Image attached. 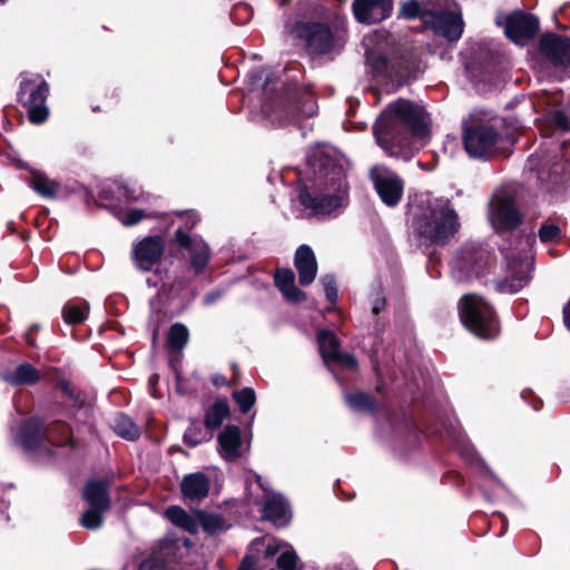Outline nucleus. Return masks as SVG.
I'll return each mask as SVG.
<instances>
[{
  "instance_id": "nucleus-63",
  "label": "nucleus",
  "mask_w": 570,
  "mask_h": 570,
  "mask_svg": "<svg viewBox=\"0 0 570 570\" xmlns=\"http://www.w3.org/2000/svg\"><path fill=\"white\" fill-rule=\"evenodd\" d=\"M147 283H148L149 285L157 286V283H153V281H151L150 278H148V279H147Z\"/></svg>"
},
{
  "instance_id": "nucleus-49",
  "label": "nucleus",
  "mask_w": 570,
  "mask_h": 570,
  "mask_svg": "<svg viewBox=\"0 0 570 570\" xmlns=\"http://www.w3.org/2000/svg\"><path fill=\"white\" fill-rule=\"evenodd\" d=\"M370 301L371 309L374 315H377L386 306V297L380 286L372 291Z\"/></svg>"
},
{
  "instance_id": "nucleus-15",
  "label": "nucleus",
  "mask_w": 570,
  "mask_h": 570,
  "mask_svg": "<svg viewBox=\"0 0 570 570\" xmlns=\"http://www.w3.org/2000/svg\"><path fill=\"white\" fill-rule=\"evenodd\" d=\"M367 46L366 59L372 67L373 76L380 82V79L385 81L383 91L390 92L389 80L391 77V63L389 57L384 53V50L390 47L389 32L386 31H374L367 38H365Z\"/></svg>"
},
{
  "instance_id": "nucleus-18",
  "label": "nucleus",
  "mask_w": 570,
  "mask_h": 570,
  "mask_svg": "<svg viewBox=\"0 0 570 570\" xmlns=\"http://www.w3.org/2000/svg\"><path fill=\"white\" fill-rule=\"evenodd\" d=\"M175 242L188 253L190 269L197 275L203 273L212 255L208 244L202 237L184 232L183 226L175 230Z\"/></svg>"
},
{
  "instance_id": "nucleus-46",
  "label": "nucleus",
  "mask_w": 570,
  "mask_h": 570,
  "mask_svg": "<svg viewBox=\"0 0 570 570\" xmlns=\"http://www.w3.org/2000/svg\"><path fill=\"white\" fill-rule=\"evenodd\" d=\"M210 438L212 436H206V434L203 433L202 429L198 426H190L184 433V441L190 446H197L203 442L208 441Z\"/></svg>"
},
{
  "instance_id": "nucleus-29",
  "label": "nucleus",
  "mask_w": 570,
  "mask_h": 570,
  "mask_svg": "<svg viewBox=\"0 0 570 570\" xmlns=\"http://www.w3.org/2000/svg\"><path fill=\"white\" fill-rule=\"evenodd\" d=\"M40 377V372L28 362L2 374V380L11 386L33 385L39 382Z\"/></svg>"
},
{
  "instance_id": "nucleus-48",
  "label": "nucleus",
  "mask_w": 570,
  "mask_h": 570,
  "mask_svg": "<svg viewBox=\"0 0 570 570\" xmlns=\"http://www.w3.org/2000/svg\"><path fill=\"white\" fill-rule=\"evenodd\" d=\"M320 281L324 288L326 298L331 303H335L337 299V286H336L335 277L331 274H326V275H323Z\"/></svg>"
},
{
  "instance_id": "nucleus-52",
  "label": "nucleus",
  "mask_w": 570,
  "mask_h": 570,
  "mask_svg": "<svg viewBox=\"0 0 570 570\" xmlns=\"http://www.w3.org/2000/svg\"><path fill=\"white\" fill-rule=\"evenodd\" d=\"M346 368H354L357 365L356 358L351 354H342L340 351L330 361Z\"/></svg>"
},
{
  "instance_id": "nucleus-16",
  "label": "nucleus",
  "mask_w": 570,
  "mask_h": 570,
  "mask_svg": "<svg viewBox=\"0 0 570 570\" xmlns=\"http://www.w3.org/2000/svg\"><path fill=\"white\" fill-rule=\"evenodd\" d=\"M254 478L263 491V498L258 500L256 497L248 495V502L261 505L264 520L272 522L277 528L285 527L291 519L288 503L279 493H274L268 489L261 475L255 474Z\"/></svg>"
},
{
  "instance_id": "nucleus-9",
  "label": "nucleus",
  "mask_w": 570,
  "mask_h": 570,
  "mask_svg": "<svg viewBox=\"0 0 570 570\" xmlns=\"http://www.w3.org/2000/svg\"><path fill=\"white\" fill-rule=\"evenodd\" d=\"M459 315L463 326L482 340L498 336L500 327L493 307L481 296L464 295L459 303Z\"/></svg>"
},
{
  "instance_id": "nucleus-19",
  "label": "nucleus",
  "mask_w": 570,
  "mask_h": 570,
  "mask_svg": "<svg viewBox=\"0 0 570 570\" xmlns=\"http://www.w3.org/2000/svg\"><path fill=\"white\" fill-rule=\"evenodd\" d=\"M541 55L560 72L570 68V38L557 33H544L539 43Z\"/></svg>"
},
{
  "instance_id": "nucleus-7",
  "label": "nucleus",
  "mask_w": 570,
  "mask_h": 570,
  "mask_svg": "<svg viewBox=\"0 0 570 570\" xmlns=\"http://www.w3.org/2000/svg\"><path fill=\"white\" fill-rule=\"evenodd\" d=\"M271 80L264 85L262 114L273 126L301 124L303 118L313 117L317 105L307 91H298L288 87L284 92L272 94Z\"/></svg>"
},
{
  "instance_id": "nucleus-5",
  "label": "nucleus",
  "mask_w": 570,
  "mask_h": 570,
  "mask_svg": "<svg viewBox=\"0 0 570 570\" xmlns=\"http://www.w3.org/2000/svg\"><path fill=\"white\" fill-rule=\"evenodd\" d=\"M292 35L298 39L312 57H334L344 48L347 39L346 20L334 13L327 22L298 21L292 28Z\"/></svg>"
},
{
  "instance_id": "nucleus-26",
  "label": "nucleus",
  "mask_w": 570,
  "mask_h": 570,
  "mask_svg": "<svg viewBox=\"0 0 570 570\" xmlns=\"http://www.w3.org/2000/svg\"><path fill=\"white\" fill-rule=\"evenodd\" d=\"M276 556H278L277 567L281 570H301L298 558L293 547L274 539L266 547L265 558H274Z\"/></svg>"
},
{
  "instance_id": "nucleus-42",
  "label": "nucleus",
  "mask_w": 570,
  "mask_h": 570,
  "mask_svg": "<svg viewBox=\"0 0 570 570\" xmlns=\"http://www.w3.org/2000/svg\"><path fill=\"white\" fill-rule=\"evenodd\" d=\"M199 215L195 210L179 212L175 214L171 220L173 225L177 226L176 230L183 226V230L190 234V230L198 224Z\"/></svg>"
},
{
  "instance_id": "nucleus-34",
  "label": "nucleus",
  "mask_w": 570,
  "mask_h": 570,
  "mask_svg": "<svg viewBox=\"0 0 570 570\" xmlns=\"http://www.w3.org/2000/svg\"><path fill=\"white\" fill-rule=\"evenodd\" d=\"M89 312V304L85 301H70L62 308V317L67 324L75 325L82 323Z\"/></svg>"
},
{
  "instance_id": "nucleus-6",
  "label": "nucleus",
  "mask_w": 570,
  "mask_h": 570,
  "mask_svg": "<svg viewBox=\"0 0 570 570\" xmlns=\"http://www.w3.org/2000/svg\"><path fill=\"white\" fill-rule=\"evenodd\" d=\"M430 134V119L423 106L399 98L394 100V157L409 160Z\"/></svg>"
},
{
  "instance_id": "nucleus-61",
  "label": "nucleus",
  "mask_w": 570,
  "mask_h": 570,
  "mask_svg": "<svg viewBox=\"0 0 570 570\" xmlns=\"http://www.w3.org/2000/svg\"><path fill=\"white\" fill-rule=\"evenodd\" d=\"M414 432H415V433H421L422 435H424V436H426V438L432 433V432H431V431H429V430H424V431H422L420 428H415Z\"/></svg>"
},
{
  "instance_id": "nucleus-62",
  "label": "nucleus",
  "mask_w": 570,
  "mask_h": 570,
  "mask_svg": "<svg viewBox=\"0 0 570 570\" xmlns=\"http://www.w3.org/2000/svg\"><path fill=\"white\" fill-rule=\"evenodd\" d=\"M39 328L40 326L38 324H33L28 332L33 334L35 332L39 331Z\"/></svg>"
},
{
  "instance_id": "nucleus-33",
  "label": "nucleus",
  "mask_w": 570,
  "mask_h": 570,
  "mask_svg": "<svg viewBox=\"0 0 570 570\" xmlns=\"http://www.w3.org/2000/svg\"><path fill=\"white\" fill-rule=\"evenodd\" d=\"M165 515L173 524L189 533H196L198 530V522L178 505L167 508Z\"/></svg>"
},
{
  "instance_id": "nucleus-31",
  "label": "nucleus",
  "mask_w": 570,
  "mask_h": 570,
  "mask_svg": "<svg viewBox=\"0 0 570 570\" xmlns=\"http://www.w3.org/2000/svg\"><path fill=\"white\" fill-rule=\"evenodd\" d=\"M83 499L90 507L109 509L110 498L108 494V482L105 480H90L82 491Z\"/></svg>"
},
{
  "instance_id": "nucleus-38",
  "label": "nucleus",
  "mask_w": 570,
  "mask_h": 570,
  "mask_svg": "<svg viewBox=\"0 0 570 570\" xmlns=\"http://www.w3.org/2000/svg\"><path fill=\"white\" fill-rule=\"evenodd\" d=\"M115 216L124 226H135L142 222L144 219L151 218L155 215L153 212L146 209L129 208L116 210Z\"/></svg>"
},
{
  "instance_id": "nucleus-35",
  "label": "nucleus",
  "mask_w": 570,
  "mask_h": 570,
  "mask_svg": "<svg viewBox=\"0 0 570 570\" xmlns=\"http://www.w3.org/2000/svg\"><path fill=\"white\" fill-rule=\"evenodd\" d=\"M317 343L320 354L325 363H330L334 355L340 351V342L330 331H321L317 334Z\"/></svg>"
},
{
  "instance_id": "nucleus-47",
  "label": "nucleus",
  "mask_w": 570,
  "mask_h": 570,
  "mask_svg": "<svg viewBox=\"0 0 570 570\" xmlns=\"http://www.w3.org/2000/svg\"><path fill=\"white\" fill-rule=\"evenodd\" d=\"M561 229L554 224H543L539 229V238L542 243H553L559 240Z\"/></svg>"
},
{
  "instance_id": "nucleus-37",
  "label": "nucleus",
  "mask_w": 570,
  "mask_h": 570,
  "mask_svg": "<svg viewBox=\"0 0 570 570\" xmlns=\"http://www.w3.org/2000/svg\"><path fill=\"white\" fill-rule=\"evenodd\" d=\"M229 414L226 401H216L205 414V425L210 430L218 429Z\"/></svg>"
},
{
  "instance_id": "nucleus-53",
  "label": "nucleus",
  "mask_w": 570,
  "mask_h": 570,
  "mask_svg": "<svg viewBox=\"0 0 570 570\" xmlns=\"http://www.w3.org/2000/svg\"><path fill=\"white\" fill-rule=\"evenodd\" d=\"M552 120L562 131H566L570 128V121L568 117L561 111L554 112L552 115Z\"/></svg>"
},
{
  "instance_id": "nucleus-27",
  "label": "nucleus",
  "mask_w": 570,
  "mask_h": 570,
  "mask_svg": "<svg viewBox=\"0 0 570 570\" xmlns=\"http://www.w3.org/2000/svg\"><path fill=\"white\" fill-rule=\"evenodd\" d=\"M373 135L376 144L387 156L392 155V104H387L377 117Z\"/></svg>"
},
{
  "instance_id": "nucleus-22",
  "label": "nucleus",
  "mask_w": 570,
  "mask_h": 570,
  "mask_svg": "<svg viewBox=\"0 0 570 570\" xmlns=\"http://www.w3.org/2000/svg\"><path fill=\"white\" fill-rule=\"evenodd\" d=\"M218 452L228 462H234L243 455V442L240 429L236 425H227L218 434Z\"/></svg>"
},
{
  "instance_id": "nucleus-30",
  "label": "nucleus",
  "mask_w": 570,
  "mask_h": 570,
  "mask_svg": "<svg viewBox=\"0 0 570 570\" xmlns=\"http://www.w3.org/2000/svg\"><path fill=\"white\" fill-rule=\"evenodd\" d=\"M275 284L284 297L292 303H301L306 298L305 293L295 285V275L292 269H279L275 274Z\"/></svg>"
},
{
  "instance_id": "nucleus-14",
  "label": "nucleus",
  "mask_w": 570,
  "mask_h": 570,
  "mask_svg": "<svg viewBox=\"0 0 570 570\" xmlns=\"http://www.w3.org/2000/svg\"><path fill=\"white\" fill-rule=\"evenodd\" d=\"M489 220L497 232L515 229L522 222V215L507 189H498L489 204Z\"/></svg>"
},
{
  "instance_id": "nucleus-50",
  "label": "nucleus",
  "mask_w": 570,
  "mask_h": 570,
  "mask_svg": "<svg viewBox=\"0 0 570 570\" xmlns=\"http://www.w3.org/2000/svg\"><path fill=\"white\" fill-rule=\"evenodd\" d=\"M461 451L462 455L469 463L480 465V468L484 470L485 473L491 474L490 470L488 469V466H485L484 462L479 458L474 449H472L469 445H463Z\"/></svg>"
},
{
  "instance_id": "nucleus-21",
  "label": "nucleus",
  "mask_w": 570,
  "mask_h": 570,
  "mask_svg": "<svg viewBox=\"0 0 570 570\" xmlns=\"http://www.w3.org/2000/svg\"><path fill=\"white\" fill-rule=\"evenodd\" d=\"M391 0H354L352 11L357 22L374 24L390 17Z\"/></svg>"
},
{
  "instance_id": "nucleus-20",
  "label": "nucleus",
  "mask_w": 570,
  "mask_h": 570,
  "mask_svg": "<svg viewBox=\"0 0 570 570\" xmlns=\"http://www.w3.org/2000/svg\"><path fill=\"white\" fill-rule=\"evenodd\" d=\"M164 252L165 240L161 236H146L134 243L131 259L139 271L149 272L159 263Z\"/></svg>"
},
{
  "instance_id": "nucleus-8",
  "label": "nucleus",
  "mask_w": 570,
  "mask_h": 570,
  "mask_svg": "<svg viewBox=\"0 0 570 570\" xmlns=\"http://www.w3.org/2000/svg\"><path fill=\"white\" fill-rule=\"evenodd\" d=\"M344 401L351 411L373 415L376 422L375 435L380 440H383L392 430V409L387 384L379 382L373 399L365 392L356 391L344 393Z\"/></svg>"
},
{
  "instance_id": "nucleus-39",
  "label": "nucleus",
  "mask_w": 570,
  "mask_h": 570,
  "mask_svg": "<svg viewBox=\"0 0 570 570\" xmlns=\"http://www.w3.org/2000/svg\"><path fill=\"white\" fill-rule=\"evenodd\" d=\"M189 338V332L186 325L181 323H175L171 325L167 336V344L173 351L183 350Z\"/></svg>"
},
{
  "instance_id": "nucleus-40",
  "label": "nucleus",
  "mask_w": 570,
  "mask_h": 570,
  "mask_svg": "<svg viewBox=\"0 0 570 570\" xmlns=\"http://www.w3.org/2000/svg\"><path fill=\"white\" fill-rule=\"evenodd\" d=\"M199 523L208 534H218L228 529L226 520L216 513H200Z\"/></svg>"
},
{
  "instance_id": "nucleus-1",
  "label": "nucleus",
  "mask_w": 570,
  "mask_h": 570,
  "mask_svg": "<svg viewBox=\"0 0 570 570\" xmlns=\"http://www.w3.org/2000/svg\"><path fill=\"white\" fill-rule=\"evenodd\" d=\"M308 183L297 187L301 206L314 216L341 215L350 203L342 159L330 146L316 145L306 155Z\"/></svg>"
},
{
  "instance_id": "nucleus-4",
  "label": "nucleus",
  "mask_w": 570,
  "mask_h": 570,
  "mask_svg": "<svg viewBox=\"0 0 570 570\" xmlns=\"http://www.w3.org/2000/svg\"><path fill=\"white\" fill-rule=\"evenodd\" d=\"M404 19L419 18L434 33L456 41L463 33V20L455 0H409L400 8Z\"/></svg>"
},
{
  "instance_id": "nucleus-28",
  "label": "nucleus",
  "mask_w": 570,
  "mask_h": 570,
  "mask_svg": "<svg viewBox=\"0 0 570 570\" xmlns=\"http://www.w3.org/2000/svg\"><path fill=\"white\" fill-rule=\"evenodd\" d=\"M370 178L373 183L374 189L382 199V202L391 207L392 206V170L387 166L375 165L371 168Z\"/></svg>"
},
{
  "instance_id": "nucleus-44",
  "label": "nucleus",
  "mask_w": 570,
  "mask_h": 570,
  "mask_svg": "<svg viewBox=\"0 0 570 570\" xmlns=\"http://www.w3.org/2000/svg\"><path fill=\"white\" fill-rule=\"evenodd\" d=\"M119 196L124 197L128 203H140L147 198L138 185L127 181L119 187Z\"/></svg>"
},
{
  "instance_id": "nucleus-55",
  "label": "nucleus",
  "mask_w": 570,
  "mask_h": 570,
  "mask_svg": "<svg viewBox=\"0 0 570 570\" xmlns=\"http://www.w3.org/2000/svg\"><path fill=\"white\" fill-rule=\"evenodd\" d=\"M394 205L401 199L402 197V194H403V184H402V180L394 176Z\"/></svg>"
},
{
  "instance_id": "nucleus-23",
  "label": "nucleus",
  "mask_w": 570,
  "mask_h": 570,
  "mask_svg": "<svg viewBox=\"0 0 570 570\" xmlns=\"http://www.w3.org/2000/svg\"><path fill=\"white\" fill-rule=\"evenodd\" d=\"M295 268L298 273L299 284L307 286L316 277L317 262L313 249L308 245H301L295 253Z\"/></svg>"
},
{
  "instance_id": "nucleus-64",
  "label": "nucleus",
  "mask_w": 570,
  "mask_h": 570,
  "mask_svg": "<svg viewBox=\"0 0 570 570\" xmlns=\"http://www.w3.org/2000/svg\"><path fill=\"white\" fill-rule=\"evenodd\" d=\"M4 2H6V0H0V4H2V3H4Z\"/></svg>"
},
{
  "instance_id": "nucleus-24",
  "label": "nucleus",
  "mask_w": 570,
  "mask_h": 570,
  "mask_svg": "<svg viewBox=\"0 0 570 570\" xmlns=\"http://www.w3.org/2000/svg\"><path fill=\"white\" fill-rule=\"evenodd\" d=\"M210 489L209 478L203 472L185 475L180 482L184 498L190 502H199L208 495Z\"/></svg>"
},
{
  "instance_id": "nucleus-36",
  "label": "nucleus",
  "mask_w": 570,
  "mask_h": 570,
  "mask_svg": "<svg viewBox=\"0 0 570 570\" xmlns=\"http://www.w3.org/2000/svg\"><path fill=\"white\" fill-rule=\"evenodd\" d=\"M112 429L119 436L135 441L140 435V430L136 423L125 414H117L114 419Z\"/></svg>"
},
{
  "instance_id": "nucleus-54",
  "label": "nucleus",
  "mask_w": 570,
  "mask_h": 570,
  "mask_svg": "<svg viewBox=\"0 0 570 570\" xmlns=\"http://www.w3.org/2000/svg\"><path fill=\"white\" fill-rule=\"evenodd\" d=\"M184 286H185V282H183V281H179L176 284L163 283L161 289L164 292L168 291L169 294L173 295V297H175V296L179 295V291L183 289Z\"/></svg>"
},
{
  "instance_id": "nucleus-10",
  "label": "nucleus",
  "mask_w": 570,
  "mask_h": 570,
  "mask_svg": "<svg viewBox=\"0 0 570 570\" xmlns=\"http://www.w3.org/2000/svg\"><path fill=\"white\" fill-rule=\"evenodd\" d=\"M49 95V85L40 75L21 76L17 91L18 101L27 108L29 120L32 124H42L49 116L46 105Z\"/></svg>"
},
{
  "instance_id": "nucleus-2",
  "label": "nucleus",
  "mask_w": 570,
  "mask_h": 570,
  "mask_svg": "<svg viewBox=\"0 0 570 570\" xmlns=\"http://www.w3.org/2000/svg\"><path fill=\"white\" fill-rule=\"evenodd\" d=\"M12 438L26 452L38 454L45 460L67 456L73 449L70 429L66 423L46 425L39 417L22 421Z\"/></svg>"
},
{
  "instance_id": "nucleus-41",
  "label": "nucleus",
  "mask_w": 570,
  "mask_h": 570,
  "mask_svg": "<svg viewBox=\"0 0 570 570\" xmlns=\"http://www.w3.org/2000/svg\"><path fill=\"white\" fill-rule=\"evenodd\" d=\"M105 511H107V509L89 505V508L81 515V525L88 530L99 529L104 522L102 515Z\"/></svg>"
},
{
  "instance_id": "nucleus-25",
  "label": "nucleus",
  "mask_w": 570,
  "mask_h": 570,
  "mask_svg": "<svg viewBox=\"0 0 570 570\" xmlns=\"http://www.w3.org/2000/svg\"><path fill=\"white\" fill-rule=\"evenodd\" d=\"M419 72H421L420 62L414 51H404L397 57L394 55V87L409 82Z\"/></svg>"
},
{
  "instance_id": "nucleus-3",
  "label": "nucleus",
  "mask_w": 570,
  "mask_h": 570,
  "mask_svg": "<svg viewBox=\"0 0 570 570\" xmlns=\"http://www.w3.org/2000/svg\"><path fill=\"white\" fill-rule=\"evenodd\" d=\"M413 226L426 243L444 245L458 234L460 217L446 198L424 196L419 199Z\"/></svg>"
},
{
  "instance_id": "nucleus-45",
  "label": "nucleus",
  "mask_w": 570,
  "mask_h": 570,
  "mask_svg": "<svg viewBox=\"0 0 570 570\" xmlns=\"http://www.w3.org/2000/svg\"><path fill=\"white\" fill-rule=\"evenodd\" d=\"M252 17L253 10L247 3H236L230 11V18L237 24L247 23Z\"/></svg>"
},
{
  "instance_id": "nucleus-56",
  "label": "nucleus",
  "mask_w": 570,
  "mask_h": 570,
  "mask_svg": "<svg viewBox=\"0 0 570 570\" xmlns=\"http://www.w3.org/2000/svg\"><path fill=\"white\" fill-rule=\"evenodd\" d=\"M238 570H256L255 562L252 557H245Z\"/></svg>"
},
{
  "instance_id": "nucleus-57",
  "label": "nucleus",
  "mask_w": 570,
  "mask_h": 570,
  "mask_svg": "<svg viewBox=\"0 0 570 570\" xmlns=\"http://www.w3.org/2000/svg\"><path fill=\"white\" fill-rule=\"evenodd\" d=\"M220 297H222V292L220 291L210 292V293L205 295L204 302H205L206 305H209V304L214 303L215 301H217Z\"/></svg>"
},
{
  "instance_id": "nucleus-11",
  "label": "nucleus",
  "mask_w": 570,
  "mask_h": 570,
  "mask_svg": "<svg viewBox=\"0 0 570 570\" xmlns=\"http://www.w3.org/2000/svg\"><path fill=\"white\" fill-rule=\"evenodd\" d=\"M529 240L521 242V248L517 252L502 247L501 252L507 262V275L497 282V288L502 293H517L522 289L530 279V257L527 248Z\"/></svg>"
},
{
  "instance_id": "nucleus-60",
  "label": "nucleus",
  "mask_w": 570,
  "mask_h": 570,
  "mask_svg": "<svg viewBox=\"0 0 570 570\" xmlns=\"http://www.w3.org/2000/svg\"><path fill=\"white\" fill-rule=\"evenodd\" d=\"M26 342H27V344L29 346H32V347L36 346V342L32 338V333L27 332V334H26Z\"/></svg>"
},
{
  "instance_id": "nucleus-17",
  "label": "nucleus",
  "mask_w": 570,
  "mask_h": 570,
  "mask_svg": "<svg viewBox=\"0 0 570 570\" xmlns=\"http://www.w3.org/2000/svg\"><path fill=\"white\" fill-rule=\"evenodd\" d=\"M498 26L504 24V35L517 45H525L539 30V19L531 13L514 11L505 18L497 16Z\"/></svg>"
},
{
  "instance_id": "nucleus-43",
  "label": "nucleus",
  "mask_w": 570,
  "mask_h": 570,
  "mask_svg": "<svg viewBox=\"0 0 570 570\" xmlns=\"http://www.w3.org/2000/svg\"><path fill=\"white\" fill-rule=\"evenodd\" d=\"M233 397L238 405L242 413H247L253 407L256 401V394L253 389L244 387L233 393Z\"/></svg>"
},
{
  "instance_id": "nucleus-32",
  "label": "nucleus",
  "mask_w": 570,
  "mask_h": 570,
  "mask_svg": "<svg viewBox=\"0 0 570 570\" xmlns=\"http://www.w3.org/2000/svg\"><path fill=\"white\" fill-rule=\"evenodd\" d=\"M29 186L41 197L53 199L58 197L61 185L59 181L49 178L46 174L33 171Z\"/></svg>"
},
{
  "instance_id": "nucleus-58",
  "label": "nucleus",
  "mask_w": 570,
  "mask_h": 570,
  "mask_svg": "<svg viewBox=\"0 0 570 570\" xmlns=\"http://www.w3.org/2000/svg\"><path fill=\"white\" fill-rule=\"evenodd\" d=\"M563 320L567 328L570 331V301L563 308Z\"/></svg>"
},
{
  "instance_id": "nucleus-59",
  "label": "nucleus",
  "mask_w": 570,
  "mask_h": 570,
  "mask_svg": "<svg viewBox=\"0 0 570 570\" xmlns=\"http://www.w3.org/2000/svg\"><path fill=\"white\" fill-rule=\"evenodd\" d=\"M8 509H9V503L6 500L0 499V519H8V517H7Z\"/></svg>"
},
{
  "instance_id": "nucleus-13",
  "label": "nucleus",
  "mask_w": 570,
  "mask_h": 570,
  "mask_svg": "<svg viewBox=\"0 0 570 570\" xmlns=\"http://www.w3.org/2000/svg\"><path fill=\"white\" fill-rule=\"evenodd\" d=\"M489 258L488 250L480 244L466 243L452 257L450 266L455 281L466 282L479 276Z\"/></svg>"
},
{
  "instance_id": "nucleus-12",
  "label": "nucleus",
  "mask_w": 570,
  "mask_h": 570,
  "mask_svg": "<svg viewBox=\"0 0 570 570\" xmlns=\"http://www.w3.org/2000/svg\"><path fill=\"white\" fill-rule=\"evenodd\" d=\"M500 134L490 124L470 118L463 122V145L472 158H487L491 155Z\"/></svg>"
},
{
  "instance_id": "nucleus-51",
  "label": "nucleus",
  "mask_w": 570,
  "mask_h": 570,
  "mask_svg": "<svg viewBox=\"0 0 570 570\" xmlns=\"http://www.w3.org/2000/svg\"><path fill=\"white\" fill-rule=\"evenodd\" d=\"M166 561L158 556H150L139 564V570H164Z\"/></svg>"
}]
</instances>
